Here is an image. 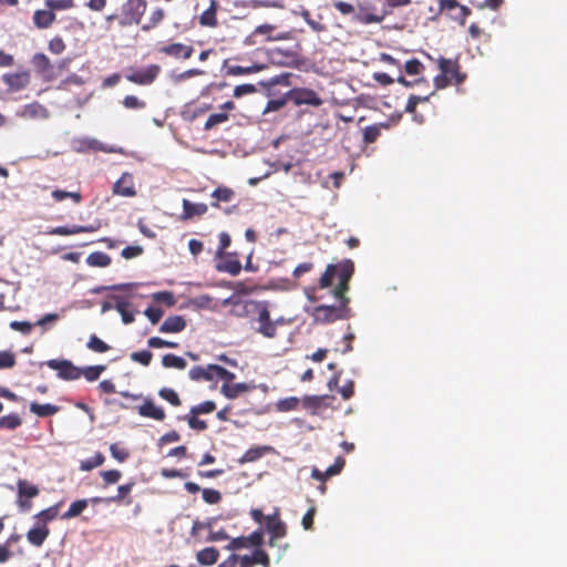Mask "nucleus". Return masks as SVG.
<instances>
[{
    "label": "nucleus",
    "mask_w": 567,
    "mask_h": 567,
    "mask_svg": "<svg viewBox=\"0 0 567 567\" xmlns=\"http://www.w3.org/2000/svg\"><path fill=\"white\" fill-rule=\"evenodd\" d=\"M354 272V264L350 259H343L338 264H329L318 280V287L326 289L332 286L334 279L338 280L337 286L332 290L336 298V305H319L311 311V317L316 323L329 324L340 320L352 318L353 311L350 307V298L348 291L350 289V280Z\"/></svg>",
    "instance_id": "nucleus-1"
},
{
    "label": "nucleus",
    "mask_w": 567,
    "mask_h": 567,
    "mask_svg": "<svg viewBox=\"0 0 567 567\" xmlns=\"http://www.w3.org/2000/svg\"><path fill=\"white\" fill-rule=\"evenodd\" d=\"M223 305H230V315L238 318H246L256 315L257 322L267 321V301L258 300H233L227 298Z\"/></svg>",
    "instance_id": "nucleus-2"
},
{
    "label": "nucleus",
    "mask_w": 567,
    "mask_h": 567,
    "mask_svg": "<svg viewBox=\"0 0 567 567\" xmlns=\"http://www.w3.org/2000/svg\"><path fill=\"white\" fill-rule=\"evenodd\" d=\"M392 11L386 7H378L370 0H358L355 14L353 21L368 25L373 23H381Z\"/></svg>",
    "instance_id": "nucleus-3"
},
{
    "label": "nucleus",
    "mask_w": 567,
    "mask_h": 567,
    "mask_svg": "<svg viewBox=\"0 0 567 567\" xmlns=\"http://www.w3.org/2000/svg\"><path fill=\"white\" fill-rule=\"evenodd\" d=\"M146 8V0H126L121 7L118 25L126 28L140 24Z\"/></svg>",
    "instance_id": "nucleus-4"
},
{
    "label": "nucleus",
    "mask_w": 567,
    "mask_h": 567,
    "mask_svg": "<svg viewBox=\"0 0 567 567\" xmlns=\"http://www.w3.org/2000/svg\"><path fill=\"white\" fill-rule=\"evenodd\" d=\"M439 68L442 74L435 78L437 87H443L451 82L460 84L465 79V75L460 72V65L455 60L440 58Z\"/></svg>",
    "instance_id": "nucleus-5"
},
{
    "label": "nucleus",
    "mask_w": 567,
    "mask_h": 567,
    "mask_svg": "<svg viewBox=\"0 0 567 567\" xmlns=\"http://www.w3.org/2000/svg\"><path fill=\"white\" fill-rule=\"evenodd\" d=\"M269 61L279 66H295L299 62L298 45L292 48L274 47L268 49Z\"/></svg>",
    "instance_id": "nucleus-6"
},
{
    "label": "nucleus",
    "mask_w": 567,
    "mask_h": 567,
    "mask_svg": "<svg viewBox=\"0 0 567 567\" xmlns=\"http://www.w3.org/2000/svg\"><path fill=\"white\" fill-rule=\"evenodd\" d=\"M265 528L269 534L268 545L270 547L278 546V540L287 536L288 528L286 523L280 518L279 508H275L271 515L266 516Z\"/></svg>",
    "instance_id": "nucleus-7"
},
{
    "label": "nucleus",
    "mask_w": 567,
    "mask_h": 567,
    "mask_svg": "<svg viewBox=\"0 0 567 567\" xmlns=\"http://www.w3.org/2000/svg\"><path fill=\"white\" fill-rule=\"evenodd\" d=\"M287 99L295 105H310L318 107L323 101L318 93L307 87H293L287 93Z\"/></svg>",
    "instance_id": "nucleus-8"
},
{
    "label": "nucleus",
    "mask_w": 567,
    "mask_h": 567,
    "mask_svg": "<svg viewBox=\"0 0 567 567\" xmlns=\"http://www.w3.org/2000/svg\"><path fill=\"white\" fill-rule=\"evenodd\" d=\"M161 66L158 64H151L144 69H130L125 75L126 80L137 85H151L159 75Z\"/></svg>",
    "instance_id": "nucleus-9"
},
{
    "label": "nucleus",
    "mask_w": 567,
    "mask_h": 567,
    "mask_svg": "<svg viewBox=\"0 0 567 567\" xmlns=\"http://www.w3.org/2000/svg\"><path fill=\"white\" fill-rule=\"evenodd\" d=\"M35 73L45 82L56 79V72L51 60L44 53H35L31 59Z\"/></svg>",
    "instance_id": "nucleus-10"
},
{
    "label": "nucleus",
    "mask_w": 567,
    "mask_h": 567,
    "mask_svg": "<svg viewBox=\"0 0 567 567\" xmlns=\"http://www.w3.org/2000/svg\"><path fill=\"white\" fill-rule=\"evenodd\" d=\"M217 258L216 270L219 272H227L231 276H237L241 271V262L239 261L236 252H224L223 256H215Z\"/></svg>",
    "instance_id": "nucleus-11"
},
{
    "label": "nucleus",
    "mask_w": 567,
    "mask_h": 567,
    "mask_svg": "<svg viewBox=\"0 0 567 567\" xmlns=\"http://www.w3.org/2000/svg\"><path fill=\"white\" fill-rule=\"evenodd\" d=\"M48 365L58 371V377L63 380H78L82 375L81 369L68 360H50Z\"/></svg>",
    "instance_id": "nucleus-12"
},
{
    "label": "nucleus",
    "mask_w": 567,
    "mask_h": 567,
    "mask_svg": "<svg viewBox=\"0 0 567 567\" xmlns=\"http://www.w3.org/2000/svg\"><path fill=\"white\" fill-rule=\"evenodd\" d=\"M101 221L96 220L90 225H73L72 227L68 226H58L51 228L48 234L49 235H58V236H70L80 233H94L101 228Z\"/></svg>",
    "instance_id": "nucleus-13"
},
{
    "label": "nucleus",
    "mask_w": 567,
    "mask_h": 567,
    "mask_svg": "<svg viewBox=\"0 0 567 567\" xmlns=\"http://www.w3.org/2000/svg\"><path fill=\"white\" fill-rule=\"evenodd\" d=\"M290 321L285 319L284 317H280L276 320H271L270 311L269 308L267 307V321H259V326L256 329V331L265 338L274 339L277 337V327L287 324Z\"/></svg>",
    "instance_id": "nucleus-14"
},
{
    "label": "nucleus",
    "mask_w": 567,
    "mask_h": 567,
    "mask_svg": "<svg viewBox=\"0 0 567 567\" xmlns=\"http://www.w3.org/2000/svg\"><path fill=\"white\" fill-rule=\"evenodd\" d=\"M218 364H208L206 367L195 365L188 371V377L195 382L216 381Z\"/></svg>",
    "instance_id": "nucleus-15"
},
{
    "label": "nucleus",
    "mask_w": 567,
    "mask_h": 567,
    "mask_svg": "<svg viewBox=\"0 0 567 567\" xmlns=\"http://www.w3.org/2000/svg\"><path fill=\"white\" fill-rule=\"evenodd\" d=\"M113 193L124 197H133L136 195L134 179L132 174L123 173L122 176L114 183Z\"/></svg>",
    "instance_id": "nucleus-16"
},
{
    "label": "nucleus",
    "mask_w": 567,
    "mask_h": 567,
    "mask_svg": "<svg viewBox=\"0 0 567 567\" xmlns=\"http://www.w3.org/2000/svg\"><path fill=\"white\" fill-rule=\"evenodd\" d=\"M183 213L179 216V219L183 221L189 220L195 216H203L207 213L208 207L204 203H192L190 200L184 198L182 202Z\"/></svg>",
    "instance_id": "nucleus-17"
},
{
    "label": "nucleus",
    "mask_w": 567,
    "mask_h": 567,
    "mask_svg": "<svg viewBox=\"0 0 567 567\" xmlns=\"http://www.w3.org/2000/svg\"><path fill=\"white\" fill-rule=\"evenodd\" d=\"M137 410L138 414L143 417L156 421H163L166 417L165 411L161 406L155 405L151 399H145L144 403L140 405Z\"/></svg>",
    "instance_id": "nucleus-18"
},
{
    "label": "nucleus",
    "mask_w": 567,
    "mask_h": 567,
    "mask_svg": "<svg viewBox=\"0 0 567 567\" xmlns=\"http://www.w3.org/2000/svg\"><path fill=\"white\" fill-rule=\"evenodd\" d=\"M56 20V16L50 9H38L32 16V22L37 29H49Z\"/></svg>",
    "instance_id": "nucleus-19"
},
{
    "label": "nucleus",
    "mask_w": 567,
    "mask_h": 567,
    "mask_svg": "<svg viewBox=\"0 0 567 567\" xmlns=\"http://www.w3.org/2000/svg\"><path fill=\"white\" fill-rule=\"evenodd\" d=\"M219 4L216 0H210L208 8L199 16L198 22L202 27L216 28L218 27L217 12Z\"/></svg>",
    "instance_id": "nucleus-20"
},
{
    "label": "nucleus",
    "mask_w": 567,
    "mask_h": 567,
    "mask_svg": "<svg viewBox=\"0 0 567 567\" xmlns=\"http://www.w3.org/2000/svg\"><path fill=\"white\" fill-rule=\"evenodd\" d=\"M159 52L169 56H174L176 59H189L194 52L193 47L185 45L183 43H172L168 45H164L159 49Z\"/></svg>",
    "instance_id": "nucleus-21"
},
{
    "label": "nucleus",
    "mask_w": 567,
    "mask_h": 567,
    "mask_svg": "<svg viewBox=\"0 0 567 567\" xmlns=\"http://www.w3.org/2000/svg\"><path fill=\"white\" fill-rule=\"evenodd\" d=\"M4 83L14 90H22L30 84V73L21 71L3 75Z\"/></svg>",
    "instance_id": "nucleus-22"
},
{
    "label": "nucleus",
    "mask_w": 567,
    "mask_h": 567,
    "mask_svg": "<svg viewBox=\"0 0 567 567\" xmlns=\"http://www.w3.org/2000/svg\"><path fill=\"white\" fill-rule=\"evenodd\" d=\"M255 389V385L248 383H224L220 392L230 400L238 398L241 393L249 392Z\"/></svg>",
    "instance_id": "nucleus-23"
},
{
    "label": "nucleus",
    "mask_w": 567,
    "mask_h": 567,
    "mask_svg": "<svg viewBox=\"0 0 567 567\" xmlns=\"http://www.w3.org/2000/svg\"><path fill=\"white\" fill-rule=\"evenodd\" d=\"M186 328V320L182 316H169L159 327L163 333H178Z\"/></svg>",
    "instance_id": "nucleus-24"
},
{
    "label": "nucleus",
    "mask_w": 567,
    "mask_h": 567,
    "mask_svg": "<svg viewBox=\"0 0 567 567\" xmlns=\"http://www.w3.org/2000/svg\"><path fill=\"white\" fill-rule=\"evenodd\" d=\"M455 8H458L462 24H464L465 19L471 13L470 9L465 6H460L456 0H439V8L435 11V14H441L443 11H451Z\"/></svg>",
    "instance_id": "nucleus-25"
},
{
    "label": "nucleus",
    "mask_w": 567,
    "mask_h": 567,
    "mask_svg": "<svg viewBox=\"0 0 567 567\" xmlns=\"http://www.w3.org/2000/svg\"><path fill=\"white\" fill-rule=\"evenodd\" d=\"M49 527L41 525L29 529L27 533V539L31 545L41 547L45 539L49 537Z\"/></svg>",
    "instance_id": "nucleus-26"
},
{
    "label": "nucleus",
    "mask_w": 567,
    "mask_h": 567,
    "mask_svg": "<svg viewBox=\"0 0 567 567\" xmlns=\"http://www.w3.org/2000/svg\"><path fill=\"white\" fill-rule=\"evenodd\" d=\"M112 299L115 301L114 308L120 312L122 321L125 324L134 322V312L130 311L131 303L121 296H114Z\"/></svg>",
    "instance_id": "nucleus-27"
},
{
    "label": "nucleus",
    "mask_w": 567,
    "mask_h": 567,
    "mask_svg": "<svg viewBox=\"0 0 567 567\" xmlns=\"http://www.w3.org/2000/svg\"><path fill=\"white\" fill-rule=\"evenodd\" d=\"M272 450L274 449L268 445L250 447L244 453V455L240 457L239 462L241 464L255 462V461L261 458L265 454L271 452Z\"/></svg>",
    "instance_id": "nucleus-28"
},
{
    "label": "nucleus",
    "mask_w": 567,
    "mask_h": 567,
    "mask_svg": "<svg viewBox=\"0 0 567 567\" xmlns=\"http://www.w3.org/2000/svg\"><path fill=\"white\" fill-rule=\"evenodd\" d=\"M197 561L204 566H212L217 563L219 551L215 547H206L196 554Z\"/></svg>",
    "instance_id": "nucleus-29"
},
{
    "label": "nucleus",
    "mask_w": 567,
    "mask_h": 567,
    "mask_svg": "<svg viewBox=\"0 0 567 567\" xmlns=\"http://www.w3.org/2000/svg\"><path fill=\"white\" fill-rule=\"evenodd\" d=\"M334 400L330 395H306L303 398V405L307 409H321L329 405V401Z\"/></svg>",
    "instance_id": "nucleus-30"
},
{
    "label": "nucleus",
    "mask_w": 567,
    "mask_h": 567,
    "mask_svg": "<svg viewBox=\"0 0 567 567\" xmlns=\"http://www.w3.org/2000/svg\"><path fill=\"white\" fill-rule=\"evenodd\" d=\"M59 410L60 408L58 405L51 403L41 404L38 402H32L30 404V411L40 417L54 415Z\"/></svg>",
    "instance_id": "nucleus-31"
},
{
    "label": "nucleus",
    "mask_w": 567,
    "mask_h": 567,
    "mask_svg": "<svg viewBox=\"0 0 567 567\" xmlns=\"http://www.w3.org/2000/svg\"><path fill=\"white\" fill-rule=\"evenodd\" d=\"M48 115V110L37 102L25 105L22 111V116L27 118H47Z\"/></svg>",
    "instance_id": "nucleus-32"
},
{
    "label": "nucleus",
    "mask_w": 567,
    "mask_h": 567,
    "mask_svg": "<svg viewBox=\"0 0 567 567\" xmlns=\"http://www.w3.org/2000/svg\"><path fill=\"white\" fill-rule=\"evenodd\" d=\"M112 262L111 257L102 251H94L86 258V264L91 267H109Z\"/></svg>",
    "instance_id": "nucleus-33"
},
{
    "label": "nucleus",
    "mask_w": 567,
    "mask_h": 567,
    "mask_svg": "<svg viewBox=\"0 0 567 567\" xmlns=\"http://www.w3.org/2000/svg\"><path fill=\"white\" fill-rule=\"evenodd\" d=\"M430 96H420V95H411L408 100L405 112L413 114V117L416 122L423 123L424 117L417 116L416 114V106L420 103L427 102Z\"/></svg>",
    "instance_id": "nucleus-34"
},
{
    "label": "nucleus",
    "mask_w": 567,
    "mask_h": 567,
    "mask_svg": "<svg viewBox=\"0 0 567 567\" xmlns=\"http://www.w3.org/2000/svg\"><path fill=\"white\" fill-rule=\"evenodd\" d=\"M217 567H250L248 561V555H238L233 553Z\"/></svg>",
    "instance_id": "nucleus-35"
},
{
    "label": "nucleus",
    "mask_w": 567,
    "mask_h": 567,
    "mask_svg": "<svg viewBox=\"0 0 567 567\" xmlns=\"http://www.w3.org/2000/svg\"><path fill=\"white\" fill-rule=\"evenodd\" d=\"M249 566L261 565L262 567H270V557L264 549H254L251 555H248Z\"/></svg>",
    "instance_id": "nucleus-36"
},
{
    "label": "nucleus",
    "mask_w": 567,
    "mask_h": 567,
    "mask_svg": "<svg viewBox=\"0 0 567 567\" xmlns=\"http://www.w3.org/2000/svg\"><path fill=\"white\" fill-rule=\"evenodd\" d=\"M165 18V11L162 8H156L152 11L147 22L142 25V31H150L156 28Z\"/></svg>",
    "instance_id": "nucleus-37"
},
{
    "label": "nucleus",
    "mask_w": 567,
    "mask_h": 567,
    "mask_svg": "<svg viewBox=\"0 0 567 567\" xmlns=\"http://www.w3.org/2000/svg\"><path fill=\"white\" fill-rule=\"evenodd\" d=\"M87 507L86 499H78L73 502L69 509L62 514V519H71L82 514V512Z\"/></svg>",
    "instance_id": "nucleus-38"
},
{
    "label": "nucleus",
    "mask_w": 567,
    "mask_h": 567,
    "mask_svg": "<svg viewBox=\"0 0 567 567\" xmlns=\"http://www.w3.org/2000/svg\"><path fill=\"white\" fill-rule=\"evenodd\" d=\"M134 485H135L134 482H130V483L120 485L117 487V494L114 496L107 497L105 499L106 503H117V504L122 503L130 495Z\"/></svg>",
    "instance_id": "nucleus-39"
},
{
    "label": "nucleus",
    "mask_w": 567,
    "mask_h": 567,
    "mask_svg": "<svg viewBox=\"0 0 567 567\" xmlns=\"http://www.w3.org/2000/svg\"><path fill=\"white\" fill-rule=\"evenodd\" d=\"M212 197L216 198V202L212 203L213 207H219V202H230L234 197V190L228 187H217L213 193Z\"/></svg>",
    "instance_id": "nucleus-40"
},
{
    "label": "nucleus",
    "mask_w": 567,
    "mask_h": 567,
    "mask_svg": "<svg viewBox=\"0 0 567 567\" xmlns=\"http://www.w3.org/2000/svg\"><path fill=\"white\" fill-rule=\"evenodd\" d=\"M162 364L165 368H174L178 370H184L186 368V361L176 354L167 353L162 358Z\"/></svg>",
    "instance_id": "nucleus-41"
},
{
    "label": "nucleus",
    "mask_w": 567,
    "mask_h": 567,
    "mask_svg": "<svg viewBox=\"0 0 567 567\" xmlns=\"http://www.w3.org/2000/svg\"><path fill=\"white\" fill-rule=\"evenodd\" d=\"M105 462V457L101 452L95 453L94 456L83 460L80 463V470L84 472L92 471L95 467L101 466Z\"/></svg>",
    "instance_id": "nucleus-42"
},
{
    "label": "nucleus",
    "mask_w": 567,
    "mask_h": 567,
    "mask_svg": "<svg viewBox=\"0 0 567 567\" xmlns=\"http://www.w3.org/2000/svg\"><path fill=\"white\" fill-rule=\"evenodd\" d=\"M60 505L61 503H58L53 506H50L49 508L41 511L35 515V518L39 519L43 526H47L49 522L53 520L58 516Z\"/></svg>",
    "instance_id": "nucleus-43"
},
{
    "label": "nucleus",
    "mask_w": 567,
    "mask_h": 567,
    "mask_svg": "<svg viewBox=\"0 0 567 567\" xmlns=\"http://www.w3.org/2000/svg\"><path fill=\"white\" fill-rule=\"evenodd\" d=\"M44 6L55 13V11L74 8L75 3L73 0H44Z\"/></svg>",
    "instance_id": "nucleus-44"
},
{
    "label": "nucleus",
    "mask_w": 567,
    "mask_h": 567,
    "mask_svg": "<svg viewBox=\"0 0 567 567\" xmlns=\"http://www.w3.org/2000/svg\"><path fill=\"white\" fill-rule=\"evenodd\" d=\"M51 195L54 198V200H56V202H62L66 198H71L75 204H79L82 200V195L79 192H66V190H62V189H54Z\"/></svg>",
    "instance_id": "nucleus-45"
},
{
    "label": "nucleus",
    "mask_w": 567,
    "mask_h": 567,
    "mask_svg": "<svg viewBox=\"0 0 567 567\" xmlns=\"http://www.w3.org/2000/svg\"><path fill=\"white\" fill-rule=\"evenodd\" d=\"M158 395L167 401L168 403H171L173 406H179L182 405V400L179 398V395L177 394V392L171 388H162L159 391H158Z\"/></svg>",
    "instance_id": "nucleus-46"
},
{
    "label": "nucleus",
    "mask_w": 567,
    "mask_h": 567,
    "mask_svg": "<svg viewBox=\"0 0 567 567\" xmlns=\"http://www.w3.org/2000/svg\"><path fill=\"white\" fill-rule=\"evenodd\" d=\"M21 423V417L14 413L0 417V429L16 430Z\"/></svg>",
    "instance_id": "nucleus-47"
},
{
    "label": "nucleus",
    "mask_w": 567,
    "mask_h": 567,
    "mask_svg": "<svg viewBox=\"0 0 567 567\" xmlns=\"http://www.w3.org/2000/svg\"><path fill=\"white\" fill-rule=\"evenodd\" d=\"M299 399L296 398V396H289V398H285V399H281L277 402L276 406H277V410L278 411H281V412H289V411H295L297 410V408L299 406Z\"/></svg>",
    "instance_id": "nucleus-48"
},
{
    "label": "nucleus",
    "mask_w": 567,
    "mask_h": 567,
    "mask_svg": "<svg viewBox=\"0 0 567 567\" xmlns=\"http://www.w3.org/2000/svg\"><path fill=\"white\" fill-rule=\"evenodd\" d=\"M87 348L93 352L104 353L110 350V346L101 340L96 334H92L87 342Z\"/></svg>",
    "instance_id": "nucleus-49"
},
{
    "label": "nucleus",
    "mask_w": 567,
    "mask_h": 567,
    "mask_svg": "<svg viewBox=\"0 0 567 567\" xmlns=\"http://www.w3.org/2000/svg\"><path fill=\"white\" fill-rule=\"evenodd\" d=\"M229 116L226 112L210 114L204 124V130L209 131L218 124L228 121Z\"/></svg>",
    "instance_id": "nucleus-50"
},
{
    "label": "nucleus",
    "mask_w": 567,
    "mask_h": 567,
    "mask_svg": "<svg viewBox=\"0 0 567 567\" xmlns=\"http://www.w3.org/2000/svg\"><path fill=\"white\" fill-rule=\"evenodd\" d=\"M106 369L105 365H91L81 370L82 375L90 382L97 380L102 372Z\"/></svg>",
    "instance_id": "nucleus-51"
},
{
    "label": "nucleus",
    "mask_w": 567,
    "mask_h": 567,
    "mask_svg": "<svg viewBox=\"0 0 567 567\" xmlns=\"http://www.w3.org/2000/svg\"><path fill=\"white\" fill-rule=\"evenodd\" d=\"M184 420L187 421L188 426L192 430L205 431L208 427L206 421L198 419V415L193 414V412H190V411L186 416H184Z\"/></svg>",
    "instance_id": "nucleus-52"
},
{
    "label": "nucleus",
    "mask_w": 567,
    "mask_h": 567,
    "mask_svg": "<svg viewBox=\"0 0 567 567\" xmlns=\"http://www.w3.org/2000/svg\"><path fill=\"white\" fill-rule=\"evenodd\" d=\"M249 545L246 536H239L229 539V543L225 546V549L236 551L239 549H248Z\"/></svg>",
    "instance_id": "nucleus-53"
},
{
    "label": "nucleus",
    "mask_w": 567,
    "mask_h": 567,
    "mask_svg": "<svg viewBox=\"0 0 567 567\" xmlns=\"http://www.w3.org/2000/svg\"><path fill=\"white\" fill-rule=\"evenodd\" d=\"M18 488L20 497H35L39 494V488L35 485H31L25 481H19Z\"/></svg>",
    "instance_id": "nucleus-54"
},
{
    "label": "nucleus",
    "mask_w": 567,
    "mask_h": 567,
    "mask_svg": "<svg viewBox=\"0 0 567 567\" xmlns=\"http://www.w3.org/2000/svg\"><path fill=\"white\" fill-rule=\"evenodd\" d=\"M111 455L118 462H125L130 457L127 449L121 446L118 443H113L110 446Z\"/></svg>",
    "instance_id": "nucleus-55"
},
{
    "label": "nucleus",
    "mask_w": 567,
    "mask_h": 567,
    "mask_svg": "<svg viewBox=\"0 0 567 567\" xmlns=\"http://www.w3.org/2000/svg\"><path fill=\"white\" fill-rule=\"evenodd\" d=\"M202 495L204 502L210 505L218 504L221 501L220 492L214 488H203Z\"/></svg>",
    "instance_id": "nucleus-56"
},
{
    "label": "nucleus",
    "mask_w": 567,
    "mask_h": 567,
    "mask_svg": "<svg viewBox=\"0 0 567 567\" xmlns=\"http://www.w3.org/2000/svg\"><path fill=\"white\" fill-rule=\"evenodd\" d=\"M216 410V404L215 402L213 401H204L197 405H194L190 408V412H193V414H208V413H212Z\"/></svg>",
    "instance_id": "nucleus-57"
},
{
    "label": "nucleus",
    "mask_w": 567,
    "mask_h": 567,
    "mask_svg": "<svg viewBox=\"0 0 567 567\" xmlns=\"http://www.w3.org/2000/svg\"><path fill=\"white\" fill-rule=\"evenodd\" d=\"M246 537H247V542H248L249 548L261 549L260 547L264 544V532H262V529L259 528V529L252 532L250 535H248Z\"/></svg>",
    "instance_id": "nucleus-58"
},
{
    "label": "nucleus",
    "mask_w": 567,
    "mask_h": 567,
    "mask_svg": "<svg viewBox=\"0 0 567 567\" xmlns=\"http://www.w3.org/2000/svg\"><path fill=\"white\" fill-rule=\"evenodd\" d=\"M381 134V130L377 125L367 126L363 131V142L365 144L374 143Z\"/></svg>",
    "instance_id": "nucleus-59"
},
{
    "label": "nucleus",
    "mask_w": 567,
    "mask_h": 567,
    "mask_svg": "<svg viewBox=\"0 0 567 567\" xmlns=\"http://www.w3.org/2000/svg\"><path fill=\"white\" fill-rule=\"evenodd\" d=\"M122 104L124 107L130 110H142L146 106V103L135 95H126L123 99Z\"/></svg>",
    "instance_id": "nucleus-60"
},
{
    "label": "nucleus",
    "mask_w": 567,
    "mask_h": 567,
    "mask_svg": "<svg viewBox=\"0 0 567 567\" xmlns=\"http://www.w3.org/2000/svg\"><path fill=\"white\" fill-rule=\"evenodd\" d=\"M103 482L105 485H112V484H115L117 483L121 477H122V473L121 471L118 470H107V471H102L100 473Z\"/></svg>",
    "instance_id": "nucleus-61"
},
{
    "label": "nucleus",
    "mask_w": 567,
    "mask_h": 567,
    "mask_svg": "<svg viewBox=\"0 0 567 567\" xmlns=\"http://www.w3.org/2000/svg\"><path fill=\"white\" fill-rule=\"evenodd\" d=\"M153 358V353L148 350L136 351L131 354V359L145 367L150 365Z\"/></svg>",
    "instance_id": "nucleus-62"
},
{
    "label": "nucleus",
    "mask_w": 567,
    "mask_h": 567,
    "mask_svg": "<svg viewBox=\"0 0 567 567\" xmlns=\"http://www.w3.org/2000/svg\"><path fill=\"white\" fill-rule=\"evenodd\" d=\"M66 45L64 40L56 35L49 41L48 49L53 54H61L65 50Z\"/></svg>",
    "instance_id": "nucleus-63"
},
{
    "label": "nucleus",
    "mask_w": 567,
    "mask_h": 567,
    "mask_svg": "<svg viewBox=\"0 0 567 567\" xmlns=\"http://www.w3.org/2000/svg\"><path fill=\"white\" fill-rule=\"evenodd\" d=\"M404 70L409 75H419L424 70V65L417 59H411L405 62Z\"/></svg>",
    "instance_id": "nucleus-64"
}]
</instances>
